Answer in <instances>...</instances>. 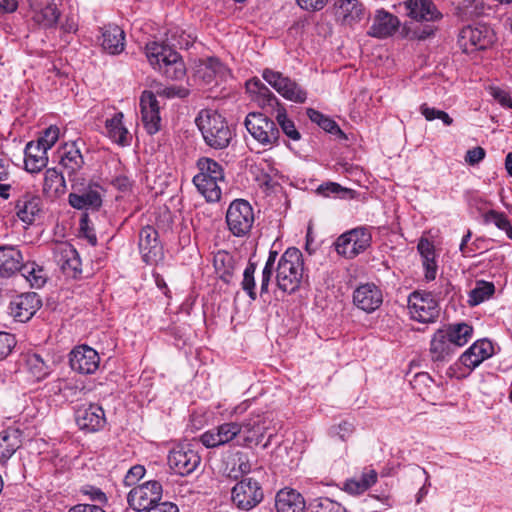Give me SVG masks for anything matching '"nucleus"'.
I'll return each mask as SVG.
<instances>
[{
  "label": "nucleus",
  "mask_w": 512,
  "mask_h": 512,
  "mask_svg": "<svg viewBox=\"0 0 512 512\" xmlns=\"http://www.w3.org/2000/svg\"><path fill=\"white\" fill-rule=\"evenodd\" d=\"M267 418L262 414H251L241 422H225L200 436L206 448H216L234 442L241 447L260 444L268 429Z\"/></svg>",
  "instance_id": "f257e3e1"
},
{
  "label": "nucleus",
  "mask_w": 512,
  "mask_h": 512,
  "mask_svg": "<svg viewBox=\"0 0 512 512\" xmlns=\"http://www.w3.org/2000/svg\"><path fill=\"white\" fill-rule=\"evenodd\" d=\"M195 123L209 147L222 150L229 146L233 137L232 130L226 119L216 110H201L195 119Z\"/></svg>",
  "instance_id": "f03ea898"
},
{
  "label": "nucleus",
  "mask_w": 512,
  "mask_h": 512,
  "mask_svg": "<svg viewBox=\"0 0 512 512\" xmlns=\"http://www.w3.org/2000/svg\"><path fill=\"white\" fill-rule=\"evenodd\" d=\"M145 54L150 65L166 78L181 80L186 75V66L182 57L168 45L150 42L145 47Z\"/></svg>",
  "instance_id": "7ed1b4c3"
},
{
  "label": "nucleus",
  "mask_w": 512,
  "mask_h": 512,
  "mask_svg": "<svg viewBox=\"0 0 512 512\" xmlns=\"http://www.w3.org/2000/svg\"><path fill=\"white\" fill-rule=\"evenodd\" d=\"M198 174L193 177L197 190L208 202H218L221 199V184L225 182L223 167L215 160L207 157L197 161Z\"/></svg>",
  "instance_id": "20e7f679"
},
{
  "label": "nucleus",
  "mask_w": 512,
  "mask_h": 512,
  "mask_svg": "<svg viewBox=\"0 0 512 512\" xmlns=\"http://www.w3.org/2000/svg\"><path fill=\"white\" fill-rule=\"evenodd\" d=\"M303 276V255L296 247L288 248L280 257L276 269V281L280 290L295 292Z\"/></svg>",
  "instance_id": "39448f33"
},
{
  "label": "nucleus",
  "mask_w": 512,
  "mask_h": 512,
  "mask_svg": "<svg viewBox=\"0 0 512 512\" xmlns=\"http://www.w3.org/2000/svg\"><path fill=\"white\" fill-rule=\"evenodd\" d=\"M404 5L411 19L430 23L416 31L418 39L424 40L436 33L438 30L436 24L442 20L443 14L432 0H407Z\"/></svg>",
  "instance_id": "423d86ee"
},
{
  "label": "nucleus",
  "mask_w": 512,
  "mask_h": 512,
  "mask_svg": "<svg viewBox=\"0 0 512 512\" xmlns=\"http://www.w3.org/2000/svg\"><path fill=\"white\" fill-rule=\"evenodd\" d=\"M225 218L228 230L239 238L249 235L255 221L253 208L244 199L233 200L228 206Z\"/></svg>",
  "instance_id": "0eeeda50"
},
{
  "label": "nucleus",
  "mask_w": 512,
  "mask_h": 512,
  "mask_svg": "<svg viewBox=\"0 0 512 512\" xmlns=\"http://www.w3.org/2000/svg\"><path fill=\"white\" fill-rule=\"evenodd\" d=\"M249 134L259 144L272 147L278 143L280 131L272 119L260 112H250L244 121Z\"/></svg>",
  "instance_id": "6e6552de"
},
{
  "label": "nucleus",
  "mask_w": 512,
  "mask_h": 512,
  "mask_svg": "<svg viewBox=\"0 0 512 512\" xmlns=\"http://www.w3.org/2000/svg\"><path fill=\"white\" fill-rule=\"evenodd\" d=\"M372 235L367 228L357 227L340 235L334 243L337 253L352 259L370 247Z\"/></svg>",
  "instance_id": "1a4fd4ad"
},
{
  "label": "nucleus",
  "mask_w": 512,
  "mask_h": 512,
  "mask_svg": "<svg viewBox=\"0 0 512 512\" xmlns=\"http://www.w3.org/2000/svg\"><path fill=\"white\" fill-rule=\"evenodd\" d=\"M264 497L260 483L252 477L243 478L232 488L233 504L240 510L249 511L256 507Z\"/></svg>",
  "instance_id": "9d476101"
},
{
  "label": "nucleus",
  "mask_w": 512,
  "mask_h": 512,
  "mask_svg": "<svg viewBox=\"0 0 512 512\" xmlns=\"http://www.w3.org/2000/svg\"><path fill=\"white\" fill-rule=\"evenodd\" d=\"M262 77L285 99L295 103L306 101L307 92L298 83L284 76L281 72L266 68L262 72Z\"/></svg>",
  "instance_id": "9b49d317"
},
{
  "label": "nucleus",
  "mask_w": 512,
  "mask_h": 512,
  "mask_svg": "<svg viewBox=\"0 0 512 512\" xmlns=\"http://www.w3.org/2000/svg\"><path fill=\"white\" fill-rule=\"evenodd\" d=\"M162 493V485L158 481L151 480L131 489L127 501L133 510L146 511L152 505L159 503Z\"/></svg>",
  "instance_id": "f8f14e48"
},
{
  "label": "nucleus",
  "mask_w": 512,
  "mask_h": 512,
  "mask_svg": "<svg viewBox=\"0 0 512 512\" xmlns=\"http://www.w3.org/2000/svg\"><path fill=\"white\" fill-rule=\"evenodd\" d=\"M408 303L412 319L418 322L429 323L439 315L438 302L430 292L414 291Z\"/></svg>",
  "instance_id": "ddd939ff"
},
{
  "label": "nucleus",
  "mask_w": 512,
  "mask_h": 512,
  "mask_svg": "<svg viewBox=\"0 0 512 512\" xmlns=\"http://www.w3.org/2000/svg\"><path fill=\"white\" fill-rule=\"evenodd\" d=\"M495 40L493 31L486 25L466 26L459 34V45L463 52L471 53L488 48Z\"/></svg>",
  "instance_id": "4468645a"
},
{
  "label": "nucleus",
  "mask_w": 512,
  "mask_h": 512,
  "mask_svg": "<svg viewBox=\"0 0 512 512\" xmlns=\"http://www.w3.org/2000/svg\"><path fill=\"white\" fill-rule=\"evenodd\" d=\"M200 463L201 457L190 445L177 446L172 449L168 455L170 468L181 476H187L193 473Z\"/></svg>",
  "instance_id": "2eb2a0df"
},
{
  "label": "nucleus",
  "mask_w": 512,
  "mask_h": 512,
  "mask_svg": "<svg viewBox=\"0 0 512 512\" xmlns=\"http://www.w3.org/2000/svg\"><path fill=\"white\" fill-rule=\"evenodd\" d=\"M138 247L142 260L148 265L156 264L163 258V246L158 232L151 225H146L140 230Z\"/></svg>",
  "instance_id": "dca6fc26"
},
{
  "label": "nucleus",
  "mask_w": 512,
  "mask_h": 512,
  "mask_svg": "<svg viewBox=\"0 0 512 512\" xmlns=\"http://www.w3.org/2000/svg\"><path fill=\"white\" fill-rule=\"evenodd\" d=\"M227 73L226 66L216 57L199 59L193 68L194 80L202 85L217 84Z\"/></svg>",
  "instance_id": "f3484780"
},
{
  "label": "nucleus",
  "mask_w": 512,
  "mask_h": 512,
  "mask_svg": "<svg viewBox=\"0 0 512 512\" xmlns=\"http://www.w3.org/2000/svg\"><path fill=\"white\" fill-rule=\"evenodd\" d=\"M353 304L365 313H373L383 303L382 290L374 283H364L355 288L352 295Z\"/></svg>",
  "instance_id": "a211bd4d"
},
{
  "label": "nucleus",
  "mask_w": 512,
  "mask_h": 512,
  "mask_svg": "<svg viewBox=\"0 0 512 512\" xmlns=\"http://www.w3.org/2000/svg\"><path fill=\"white\" fill-rule=\"evenodd\" d=\"M75 421L81 430L96 432L102 429L106 419L104 410L98 404H83L75 411Z\"/></svg>",
  "instance_id": "6ab92c4d"
},
{
  "label": "nucleus",
  "mask_w": 512,
  "mask_h": 512,
  "mask_svg": "<svg viewBox=\"0 0 512 512\" xmlns=\"http://www.w3.org/2000/svg\"><path fill=\"white\" fill-rule=\"evenodd\" d=\"M99 361L97 351L86 345L77 346L70 352V367L80 374H93L99 367Z\"/></svg>",
  "instance_id": "aec40b11"
},
{
  "label": "nucleus",
  "mask_w": 512,
  "mask_h": 512,
  "mask_svg": "<svg viewBox=\"0 0 512 512\" xmlns=\"http://www.w3.org/2000/svg\"><path fill=\"white\" fill-rule=\"evenodd\" d=\"M41 307V300L39 296L34 293H25L16 296L9 305L10 315L19 322H26Z\"/></svg>",
  "instance_id": "412c9836"
},
{
  "label": "nucleus",
  "mask_w": 512,
  "mask_h": 512,
  "mask_svg": "<svg viewBox=\"0 0 512 512\" xmlns=\"http://www.w3.org/2000/svg\"><path fill=\"white\" fill-rule=\"evenodd\" d=\"M54 260L68 277L76 278L82 272L80 256L71 244L58 245L54 251Z\"/></svg>",
  "instance_id": "4be33fe9"
},
{
  "label": "nucleus",
  "mask_w": 512,
  "mask_h": 512,
  "mask_svg": "<svg viewBox=\"0 0 512 512\" xmlns=\"http://www.w3.org/2000/svg\"><path fill=\"white\" fill-rule=\"evenodd\" d=\"M140 107L144 128L150 135L157 133L161 127V117L155 94L144 91L140 98Z\"/></svg>",
  "instance_id": "5701e85b"
},
{
  "label": "nucleus",
  "mask_w": 512,
  "mask_h": 512,
  "mask_svg": "<svg viewBox=\"0 0 512 512\" xmlns=\"http://www.w3.org/2000/svg\"><path fill=\"white\" fill-rule=\"evenodd\" d=\"M32 19L38 25L48 28L56 24L60 13L54 0H28Z\"/></svg>",
  "instance_id": "b1692460"
},
{
  "label": "nucleus",
  "mask_w": 512,
  "mask_h": 512,
  "mask_svg": "<svg viewBox=\"0 0 512 512\" xmlns=\"http://www.w3.org/2000/svg\"><path fill=\"white\" fill-rule=\"evenodd\" d=\"M399 25L400 21L396 16L380 9L376 11L367 33L375 38H387L397 31Z\"/></svg>",
  "instance_id": "393cba45"
},
{
  "label": "nucleus",
  "mask_w": 512,
  "mask_h": 512,
  "mask_svg": "<svg viewBox=\"0 0 512 512\" xmlns=\"http://www.w3.org/2000/svg\"><path fill=\"white\" fill-rule=\"evenodd\" d=\"M494 353L493 345L489 340L482 339L471 345L459 358L460 363L473 370Z\"/></svg>",
  "instance_id": "a878e982"
},
{
  "label": "nucleus",
  "mask_w": 512,
  "mask_h": 512,
  "mask_svg": "<svg viewBox=\"0 0 512 512\" xmlns=\"http://www.w3.org/2000/svg\"><path fill=\"white\" fill-rule=\"evenodd\" d=\"M335 14L344 25L352 26L365 17V8L359 0H338Z\"/></svg>",
  "instance_id": "bb28decb"
},
{
  "label": "nucleus",
  "mask_w": 512,
  "mask_h": 512,
  "mask_svg": "<svg viewBox=\"0 0 512 512\" xmlns=\"http://www.w3.org/2000/svg\"><path fill=\"white\" fill-rule=\"evenodd\" d=\"M448 334L442 329L437 330L430 342V355L434 362H447L456 352Z\"/></svg>",
  "instance_id": "cd10ccee"
},
{
  "label": "nucleus",
  "mask_w": 512,
  "mask_h": 512,
  "mask_svg": "<svg viewBox=\"0 0 512 512\" xmlns=\"http://www.w3.org/2000/svg\"><path fill=\"white\" fill-rule=\"evenodd\" d=\"M23 263L21 251L12 246L0 247V277L9 278L20 272Z\"/></svg>",
  "instance_id": "c85d7f7f"
},
{
  "label": "nucleus",
  "mask_w": 512,
  "mask_h": 512,
  "mask_svg": "<svg viewBox=\"0 0 512 512\" xmlns=\"http://www.w3.org/2000/svg\"><path fill=\"white\" fill-rule=\"evenodd\" d=\"M125 34L117 25H108L101 29V46L104 51L116 55L124 50Z\"/></svg>",
  "instance_id": "c756f323"
},
{
  "label": "nucleus",
  "mask_w": 512,
  "mask_h": 512,
  "mask_svg": "<svg viewBox=\"0 0 512 512\" xmlns=\"http://www.w3.org/2000/svg\"><path fill=\"white\" fill-rule=\"evenodd\" d=\"M16 213L21 221L31 224L41 211V199L30 193H25L16 202Z\"/></svg>",
  "instance_id": "7c9ffc66"
},
{
  "label": "nucleus",
  "mask_w": 512,
  "mask_h": 512,
  "mask_svg": "<svg viewBox=\"0 0 512 512\" xmlns=\"http://www.w3.org/2000/svg\"><path fill=\"white\" fill-rule=\"evenodd\" d=\"M24 156L25 169L30 173L41 171L48 163L47 150L33 141L27 143Z\"/></svg>",
  "instance_id": "2f4dec72"
},
{
  "label": "nucleus",
  "mask_w": 512,
  "mask_h": 512,
  "mask_svg": "<svg viewBox=\"0 0 512 512\" xmlns=\"http://www.w3.org/2000/svg\"><path fill=\"white\" fill-rule=\"evenodd\" d=\"M277 512H304L305 501L302 495L295 490H280L275 498Z\"/></svg>",
  "instance_id": "473e14b6"
},
{
  "label": "nucleus",
  "mask_w": 512,
  "mask_h": 512,
  "mask_svg": "<svg viewBox=\"0 0 512 512\" xmlns=\"http://www.w3.org/2000/svg\"><path fill=\"white\" fill-rule=\"evenodd\" d=\"M378 479L376 470L364 468L360 475L347 479L344 483V491L351 495H360L371 488Z\"/></svg>",
  "instance_id": "72a5a7b5"
},
{
  "label": "nucleus",
  "mask_w": 512,
  "mask_h": 512,
  "mask_svg": "<svg viewBox=\"0 0 512 512\" xmlns=\"http://www.w3.org/2000/svg\"><path fill=\"white\" fill-rule=\"evenodd\" d=\"M60 164L72 176L79 171L84 164L80 148L76 142L66 143L60 151Z\"/></svg>",
  "instance_id": "f704fd0d"
},
{
  "label": "nucleus",
  "mask_w": 512,
  "mask_h": 512,
  "mask_svg": "<svg viewBox=\"0 0 512 512\" xmlns=\"http://www.w3.org/2000/svg\"><path fill=\"white\" fill-rule=\"evenodd\" d=\"M123 113L117 112L105 121L107 136L115 143L126 146L130 144V134L123 124Z\"/></svg>",
  "instance_id": "c9c22d12"
},
{
  "label": "nucleus",
  "mask_w": 512,
  "mask_h": 512,
  "mask_svg": "<svg viewBox=\"0 0 512 512\" xmlns=\"http://www.w3.org/2000/svg\"><path fill=\"white\" fill-rule=\"evenodd\" d=\"M21 446L20 433L15 429L4 430L0 433V465L7 461Z\"/></svg>",
  "instance_id": "e433bc0d"
},
{
  "label": "nucleus",
  "mask_w": 512,
  "mask_h": 512,
  "mask_svg": "<svg viewBox=\"0 0 512 512\" xmlns=\"http://www.w3.org/2000/svg\"><path fill=\"white\" fill-rule=\"evenodd\" d=\"M66 185L63 175L55 168H49L44 173L43 193L48 198H56L65 193Z\"/></svg>",
  "instance_id": "4c0bfd02"
},
{
  "label": "nucleus",
  "mask_w": 512,
  "mask_h": 512,
  "mask_svg": "<svg viewBox=\"0 0 512 512\" xmlns=\"http://www.w3.org/2000/svg\"><path fill=\"white\" fill-rule=\"evenodd\" d=\"M69 204L76 209H98L102 205L100 193L89 188L82 193H70Z\"/></svg>",
  "instance_id": "58836bf2"
},
{
  "label": "nucleus",
  "mask_w": 512,
  "mask_h": 512,
  "mask_svg": "<svg viewBox=\"0 0 512 512\" xmlns=\"http://www.w3.org/2000/svg\"><path fill=\"white\" fill-rule=\"evenodd\" d=\"M417 249L422 257L426 280H434L437 274L434 245L429 240L422 238L418 243Z\"/></svg>",
  "instance_id": "ea45409f"
},
{
  "label": "nucleus",
  "mask_w": 512,
  "mask_h": 512,
  "mask_svg": "<svg viewBox=\"0 0 512 512\" xmlns=\"http://www.w3.org/2000/svg\"><path fill=\"white\" fill-rule=\"evenodd\" d=\"M20 272L33 288H41L47 280V275L42 266L34 261L22 263Z\"/></svg>",
  "instance_id": "a19ab883"
},
{
  "label": "nucleus",
  "mask_w": 512,
  "mask_h": 512,
  "mask_svg": "<svg viewBox=\"0 0 512 512\" xmlns=\"http://www.w3.org/2000/svg\"><path fill=\"white\" fill-rule=\"evenodd\" d=\"M442 330L448 334L450 341L456 349L464 346L470 340L473 333V328L466 323L452 324Z\"/></svg>",
  "instance_id": "79ce46f5"
},
{
  "label": "nucleus",
  "mask_w": 512,
  "mask_h": 512,
  "mask_svg": "<svg viewBox=\"0 0 512 512\" xmlns=\"http://www.w3.org/2000/svg\"><path fill=\"white\" fill-rule=\"evenodd\" d=\"M26 365L29 372L36 380H42L51 372L50 360L44 359L40 354H28Z\"/></svg>",
  "instance_id": "37998d69"
},
{
  "label": "nucleus",
  "mask_w": 512,
  "mask_h": 512,
  "mask_svg": "<svg viewBox=\"0 0 512 512\" xmlns=\"http://www.w3.org/2000/svg\"><path fill=\"white\" fill-rule=\"evenodd\" d=\"M482 217L484 224H493L512 240V224L504 213L491 209L485 212Z\"/></svg>",
  "instance_id": "c03bdc74"
},
{
  "label": "nucleus",
  "mask_w": 512,
  "mask_h": 512,
  "mask_svg": "<svg viewBox=\"0 0 512 512\" xmlns=\"http://www.w3.org/2000/svg\"><path fill=\"white\" fill-rule=\"evenodd\" d=\"M495 291L493 283L486 281H478L475 288L468 294L467 303L470 306H477L485 300L489 299Z\"/></svg>",
  "instance_id": "a18cd8bd"
},
{
  "label": "nucleus",
  "mask_w": 512,
  "mask_h": 512,
  "mask_svg": "<svg viewBox=\"0 0 512 512\" xmlns=\"http://www.w3.org/2000/svg\"><path fill=\"white\" fill-rule=\"evenodd\" d=\"M306 512H346L341 504L329 498H317L312 500L306 509Z\"/></svg>",
  "instance_id": "49530a36"
},
{
  "label": "nucleus",
  "mask_w": 512,
  "mask_h": 512,
  "mask_svg": "<svg viewBox=\"0 0 512 512\" xmlns=\"http://www.w3.org/2000/svg\"><path fill=\"white\" fill-rule=\"evenodd\" d=\"M256 271V264L249 262L243 272V280L241 282L242 289L247 293L251 300H256V284L254 274Z\"/></svg>",
  "instance_id": "de8ad7c7"
},
{
  "label": "nucleus",
  "mask_w": 512,
  "mask_h": 512,
  "mask_svg": "<svg viewBox=\"0 0 512 512\" xmlns=\"http://www.w3.org/2000/svg\"><path fill=\"white\" fill-rule=\"evenodd\" d=\"M190 91L184 86L169 85L163 86L161 84L156 86L155 96L164 97L167 99L172 98H185L189 95Z\"/></svg>",
  "instance_id": "09e8293b"
},
{
  "label": "nucleus",
  "mask_w": 512,
  "mask_h": 512,
  "mask_svg": "<svg viewBox=\"0 0 512 512\" xmlns=\"http://www.w3.org/2000/svg\"><path fill=\"white\" fill-rule=\"evenodd\" d=\"M420 112L427 121L439 119L446 126H450L453 123V119L449 116L448 113L433 107H429L426 103L420 106Z\"/></svg>",
  "instance_id": "8fccbe9b"
},
{
  "label": "nucleus",
  "mask_w": 512,
  "mask_h": 512,
  "mask_svg": "<svg viewBox=\"0 0 512 512\" xmlns=\"http://www.w3.org/2000/svg\"><path fill=\"white\" fill-rule=\"evenodd\" d=\"M277 123L281 127L284 134L293 141H298L301 138L300 133L295 127L292 120L287 117L285 112H279L277 114Z\"/></svg>",
  "instance_id": "3c124183"
},
{
  "label": "nucleus",
  "mask_w": 512,
  "mask_h": 512,
  "mask_svg": "<svg viewBox=\"0 0 512 512\" xmlns=\"http://www.w3.org/2000/svg\"><path fill=\"white\" fill-rule=\"evenodd\" d=\"M233 467L231 469L232 473H240L246 474L251 470V464L248 458V455L244 452H236L233 455ZM234 477H237V474H234Z\"/></svg>",
  "instance_id": "603ef678"
},
{
  "label": "nucleus",
  "mask_w": 512,
  "mask_h": 512,
  "mask_svg": "<svg viewBox=\"0 0 512 512\" xmlns=\"http://www.w3.org/2000/svg\"><path fill=\"white\" fill-rule=\"evenodd\" d=\"M215 267L218 272H220L219 263H221L223 266L227 263V267L224 269V271L220 274V278L226 282L229 283L232 275H233V259L228 254H220L216 256L215 258Z\"/></svg>",
  "instance_id": "864d4df0"
},
{
  "label": "nucleus",
  "mask_w": 512,
  "mask_h": 512,
  "mask_svg": "<svg viewBox=\"0 0 512 512\" xmlns=\"http://www.w3.org/2000/svg\"><path fill=\"white\" fill-rule=\"evenodd\" d=\"M317 192L325 197H329L330 195L335 194L341 198H344L346 194H350L352 191L350 189L343 188L338 183L329 182L320 185L317 189Z\"/></svg>",
  "instance_id": "5fc2aeb1"
},
{
  "label": "nucleus",
  "mask_w": 512,
  "mask_h": 512,
  "mask_svg": "<svg viewBox=\"0 0 512 512\" xmlns=\"http://www.w3.org/2000/svg\"><path fill=\"white\" fill-rule=\"evenodd\" d=\"M58 138V127L50 126L43 132L42 136L37 140L36 143L48 151L57 142Z\"/></svg>",
  "instance_id": "6e6d98bb"
},
{
  "label": "nucleus",
  "mask_w": 512,
  "mask_h": 512,
  "mask_svg": "<svg viewBox=\"0 0 512 512\" xmlns=\"http://www.w3.org/2000/svg\"><path fill=\"white\" fill-rule=\"evenodd\" d=\"M16 343L17 341L14 335L7 332H0V360L10 355Z\"/></svg>",
  "instance_id": "4d7b16f0"
},
{
  "label": "nucleus",
  "mask_w": 512,
  "mask_h": 512,
  "mask_svg": "<svg viewBox=\"0 0 512 512\" xmlns=\"http://www.w3.org/2000/svg\"><path fill=\"white\" fill-rule=\"evenodd\" d=\"M354 432V426L352 423L343 421L337 425H334L330 429V433L333 436L339 437L342 441L347 440Z\"/></svg>",
  "instance_id": "13d9d810"
},
{
  "label": "nucleus",
  "mask_w": 512,
  "mask_h": 512,
  "mask_svg": "<svg viewBox=\"0 0 512 512\" xmlns=\"http://www.w3.org/2000/svg\"><path fill=\"white\" fill-rule=\"evenodd\" d=\"M80 492L90 498L91 501L106 503L107 497L105 493L98 487L92 485H85L81 487Z\"/></svg>",
  "instance_id": "bf43d9fd"
},
{
  "label": "nucleus",
  "mask_w": 512,
  "mask_h": 512,
  "mask_svg": "<svg viewBox=\"0 0 512 512\" xmlns=\"http://www.w3.org/2000/svg\"><path fill=\"white\" fill-rule=\"evenodd\" d=\"M145 471L146 470L142 465H135L131 467L124 478L125 485L132 486L136 484V482L144 477Z\"/></svg>",
  "instance_id": "052dcab7"
},
{
  "label": "nucleus",
  "mask_w": 512,
  "mask_h": 512,
  "mask_svg": "<svg viewBox=\"0 0 512 512\" xmlns=\"http://www.w3.org/2000/svg\"><path fill=\"white\" fill-rule=\"evenodd\" d=\"M247 89L250 92L258 93L264 97H269V99L276 100L274 94L259 79H253L248 81Z\"/></svg>",
  "instance_id": "680f3d73"
},
{
  "label": "nucleus",
  "mask_w": 512,
  "mask_h": 512,
  "mask_svg": "<svg viewBox=\"0 0 512 512\" xmlns=\"http://www.w3.org/2000/svg\"><path fill=\"white\" fill-rule=\"evenodd\" d=\"M490 94L503 107L512 109V98L507 91L499 87H491Z\"/></svg>",
  "instance_id": "e2e57ef3"
},
{
  "label": "nucleus",
  "mask_w": 512,
  "mask_h": 512,
  "mask_svg": "<svg viewBox=\"0 0 512 512\" xmlns=\"http://www.w3.org/2000/svg\"><path fill=\"white\" fill-rule=\"evenodd\" d=\"M486 152L482 147H475L469 149L465 155V161L469 165H476L480 163L485 158Z\"/></svg>",
  "instance_id": "0e129e2a"
},
{
  "label": "nucleus",
  "mask_w": 512,
  "mask_h": 512,
  "mask_svg": "<svg viewBox=\"0 0 512 512\" xmlns=\"http://www.w3.org/2000/svg\"><path fill=\"white\" fill-rule=\"evenodd\" d=\"M11 169V160L4 153L0 152V182L9 178Z\"/></svg>",
  "instance_id": "69168bd1"
},
{
  "label": "nucleus",
  "mask_w": 512,
  "mask_h": 512,
  "mask_svg": "<svg viewBox=\"0 0 512 512\" xmlns=\"http://www.w3.org/2000/svg\"><path fill=\"white\" fill-rule=\"evenodd\" d=\"M144 512H179V509L177 505L172 502H162L152 505V507Z\"/></svg>",
  "instance_id": "338daca9"
},
{
  "label": "nucleus",
  "mask_w": 512,
  "mask_h": 512,
  "mask_svg": "<svg viewBox=\"0 0 512 512\" xmlns=\"http://www.w3.org/2000/svg\"><path fill=\"white\" fill-rule=\"evenodd\" d=\"M68 512H106L102 507L94 504H76Z\"/></svg>",
  "instance_id": "774afa93"
}]
</instances>
